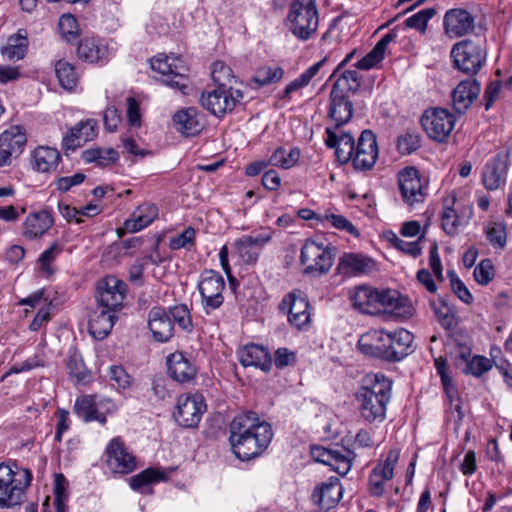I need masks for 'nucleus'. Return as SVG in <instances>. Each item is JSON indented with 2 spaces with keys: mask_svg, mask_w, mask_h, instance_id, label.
<instances>
[{
  "mask_svg": "<svg viewBox=\"0 0 512 512\" xmlns=\"http://www.w3.org/2000/svg\"><path fill=\"white\" fill-rule=\"evenodd\" d=\"M229 442L234 455L241 461L259 457L273 439L270 423L257 413L248 411L233 418L229 426Z\"/></svg>",
  "mask_w": 512,
  "mask_h": 512,
  "instance_id": "f257e3e1",
  "label": "nucleus"
},
{
  "mask_svg": "<svg viewBox=\"0 0 512 512\" xmlns=\"http://www.w3.org/2000/svg\"><path fill=\"white\" fill-rule=\"evenodd\" d=\"M354 309L364 314L389 312L394 316L409 318L413 315V306L407 297L392 289H376L360 285L349 292Z\"/></svg>",
  "mask_w": 512,
  "mask_h": 512,
  "instance_id": "f03ea898",
  "label": "nucleus"
},
{
  "mask_svg": "<svg viewBox=\"0 0 512 512\" xmlns=\"http://www.w3.org/2000/svg\"><path fill=\"white\" fill-rule=\"evenodd\" d=\"M392 381L382 373L367 374L355 393L360 417L367 423H382L392 397Z\"/></svg>",
  "mask_w": 512,
  "mask_h": 512,
  "instance_id": "7ed1b4c3",
  "label": "nucleus"
},
{
  "mask_svg": "<svg viewBox=\"0 0 512 512\" xmlns=\"http://www.w3.org/2000/svg\"><path fill=\"white\" fill-rule=\"evenodd\" d=\"M32 481L29 469L17 464L0 463V507L11 508L20 505L26 489Z\"/></svg>",
  "mask_w": 512,
  "mask_h": 512,
  "instance_id": "20e7f679",
  "label": "nucleus"
},
{
  "mask_svg": "<svg viewBox=\"0 0 512 512\" xmlns=\"http://www.w3.org/2000/svg\"><path fill=\"white\" fill-rule=\"evenodd\" d=\"M450 57L455 69L468 76H474L486 63V42L470 38L458 41L452 46Z\"/></svg>",
  "mask_w": 512,
  "mask_h": 512,
  "instance_id": "39448f33",
  "label": "nucleus"
},
{
  "mask_svg": "<svg viewBox=\"0 0 512 512\" xmlns=\"http://www.w3.org/2000/svg\"><path fill=\"white\" fill-rule=\"evenodd\" d=\"M319 14L316 0H293L287 15V26L299 40L310 39L317 31Z\"/></svg>",
  "mask_w": 512,
  "mask_h": 512,
  "instance_id": "423d86ee",
  "label": "nucleus"
},
{
  "mask_svg": "<svg viewBox=\"0 0 512 512\" xmlns=\"http://www.w3.org/2000/svg\"><path fill=\"white\" fill-rule=\"evenodd\" d=\"M151 68L162 75V82L177 89L183 94L188 93L190 81L188 78V66L178 56L158 54L151 59Z\"/></svg>",
  "mask_w": 512,
  "mask_h": 512,
  "instance_id": "0eeeda50",
  "label": "nucleus"
},
{
  "mask_svg": "<svg viewBox=\"0 0 512 512\" xmlns=\"http://www.w3.org/2000/svg\"><path fill=\"white\" fill-rule=\"evenodd\" d=\"M334 248L315 240H307L301 248L300 261L306 274L323 275L332 267Z\"/></svg>",
  "mask_w": 512,
  "mask_h": 512,
  "instance_id": "6e6552de",
  "label": "nucleus"
},
{
  "mask_svg": "<svg viewBox=\"0 0 512 512\" xmlns=\"http://www.w3.org/2000/svg\"><path fill=\"white\" fill-rule=\"evenodd\" d=\"M243 98L239 89L227 88L225 85L215 86L202 93L200 102L203 108L212 115L221 117L231 112Z\"/></svg>",
  "mask_w": 512,
  "mask_h": 512,
  "instance_id": "1a4fd4ad",
  "label": "nucleus"
},
{
  "mask_svg": "<svg viewBox=\"0 0 512 512\" xmlns=\"http://www.w3.org/2000/svg\"><path fill=\"white\" fill-rule=\"evenodd\" d=\"M74 413L84 422L97 421L104 425L107 415L117 410L116 404L109 398H98L96 395H82L77 397Z\"/></svg>",
  "mask_w": 512,
  "mask_h": 512,
  "instance_id": "9d476101",
  "label": "nucleus"
},
{
  "mask_svg": "<svg viewBox=\"0 0 512 512\" xmlns=\"http://www.w3.org/2000/svg\"><path fill=\"white\" fill-rule=\"evenodd\" d=\"M456 119L445 108L427 109L421 117V125L430 139L442 143L450 136Z\"/></svg>",
  "mask_w": 512,
  "mask_h": 512,
  "instance_id": "9b49d317",
  "label": "nucleus"
},
{
  "mask_svg": "<svg viewBox=\"0 0 512 512\" xmlns=\"http://www.w3.org/2000/svg\"><path fill=\"white\" fill-rule=\"evenodd\" d=\"M224 289L225 281L220 273L208 270L201 274L198 290L201 295V304L206 314H210L223 304Z\"/></svg>",
  "mask_w": 512,
  "mask_h": 512,
  "instance_id": "f8f14e48",
  "label": "nucleus"
},
{
  "mask_svg": "<svg viewBox=\"0 0 512 512\" xmlns=\"http://www.w3.org/2000/svg\"><path fill=\"white\" fill-rule=\"evenodd\" d=\"M398 184L403 200L410 206L424 201L427 181L415 167H405L399 171Z\"/></svg>",
  "mask_w": 512,
  "mask_h": 512,
  "instance_id": "ddd939ff",
  "label": "nucleus"
},
{
  "mask_svg": "<svg viewBox=\"0 0 512 512\" xmlns=\"http://www.w3.org/2000/svg\"><path fill=\"white\" fill-rule=\"evenodd\" d=\"M205 410L206 404L202 395L183 394L177 400L174 418L184 428H195L198 426Z\"/></svg>",
  "mask_w": 512,
  "mask_h": 512,
  "instance_id": "4468645a",
  "label": "nucleus"
},
{
  "mask_svg": "<svg viewBox=\"0 0 512 512\" xmlns=\"http://www.w3.org/2000/svg\"><path fill=\"white\" fill-rule=\"evenodd\" d=\"M316 461L328 465L339 475H346L351 467L356 455L353 451L345 447H316L312 450Z\"/></svg>",
  "mask_w": 512,
  "mask_h": 512,
  "instance_id": "2eb2a0df",
  "label": "nucleus"
},
{
  "mask_svg": "<svg viewBox=\"0 0 512 512\" xmlns=\"http://www.w3.org/2000/svg\"><path fill=\"white\" fill-rule=\"evenodd\" d=\"M279 309L288 315L290 325L298 330L306 329L310 324V305L300 292H291L286 295L279 305Z\"/></svg>",
  "mask_w": 512,
  "mask_h": 512,
  "instance_id": "dca6fc26",
  "label": "nucleus"
},
{
  "mask_svg": "<svg viewBox=\"0 0 512 512\" xmlns=\"http://www.w3.org/2000/svg\"><path fill=\"white\" fill-rule=\"evenodd\" d=\"M27 142L25 130L19 126H11L0 134V167L10 165L24 151Z\"/></svg>",
  "mask_w": 512,
  "mask_h": 512,
  "instance_id": "f3484780",
  "label": "nucleus"
},
{
  "mask_svg": "<svg viewBox=\"0 0 512 512\" xmlns=\"http://www.w3.org/2000/svg\"><path fill=\"white\" fill-rule=\"evenodd\" d=\"M107 466L114 473L128 474L137 467L136 457L128 451L120 437L113 438L105 449Z\"/></svg>",
  "mask_w": 512,
  "mask_h": 512,
  "instance_id": "a211bd4d",
  "label": "nucleus"
},
{
  "mask_svg": "<svg viewBox=\"0 0 512 512\" xmlns=\"http://www.w3.org/2000/svg\"><path fill=\"white\" fill-rule=\"evenodd\" d=\"M126 284L114 276H107L97 284L99 307L115 312L122 306Z\"/></svg>",
  "mask_w": 512,
  "mask_h": 512,
  "instance_id": "6ab92c4d",
  "label": "nucleus"
},
{
  "mask_svg": "<svg viewBox=\"0 0 512 512\" xmlns=\"http://www.w3.org/2000/svg\"><path fill=\"white\" fill-rule=\"evenodd\" d=\"M443 29L450 39L467 36L475 29V17L463 8L449 9L443 17Z\"/></svg>",
  "mask_w": 512,
  "mask_h": 512,
  "instance_id": "aec40b11",
  "label": "nucleus"
},
{
  "mask_svg": "<svg viewBox=\"0 0 512 512\" xmlns=\"http://www.w3.org/2000/svg\"><path fill=\"white\" fill-rule=\"evenodd\" d=\"M509 169V153L499 152L488 160L483 167L482 183L489 191H495L505 186Z\"/></svg>",
  "mask_w": 512,
  "mask_h": 512,
  "instance_id": "412c9836",
  "label": "nucleus"
},
{
  "mask_svg": "<svg viewBox=\"0 0 512 512\" xmlns=\"http://www.w3.org/2000/svg\"><path fill=\"white\" fill-rule=\"evenodd\" d=\"M376 136L371 130H364L358 138L352 158L353 167L359 171L373 168L378 158Z\"/></svg>",
  "mask_w": 512,
  "mask_h": 512,
  "instance_id": "4be33fe9",
  "label": "nucleus"
},
{
  "mask_svg": "<svg viewBox=\"0 0 512 512\" xmlns=\"http://www.w3.org/2000/svg\"><path fill=\"white\" fill-rule=\"evenodd\" d=\"M389 341V331H385L383 329H372L360 337L358 341V348L367 356L388 361Z\"/></svg>",
  "mask_w": 512,
  "mask_h": 512,
  "instance_id": "5701e85b",
  "label": "nucleus"
},
{
  "mask_svg": "<svg viewBox=\"0 0 512 512\" xmlns=\"http://www.w3.org/2000/svg\"><path fill=\"white\" fill-rule=\"evenodd\" d=\"M271 233L257 235H244L234 241V250L237 257L246 264L257 262L263 247L271 240Z\"/></svg>",
  "mask_w": 512,
  "mask_h": 512,
  "instance_id": "b1692460",
  "label": "nucleus"
},
{
  "mask_svg": "<svg viewBox=\"0 0 512 512\" xmlns=\"http://www.w3.org/2000/svg\"><path fill=\"white\" fill-rule=\"evenodd\" d=\"M399 459V450L392 449L388 452L384 462L377 464L370 476V493L374 496H381L384 492V484L393 478V471Z\"/></svg>",
  "mask_w": 512,
  "mask_h": 512,
  "instance_id": "393cba45",
  "label": "nucleus"
},
{
  "mask_svg": "<svg viewBox=\"0 0 512 512\" xmlns=\"http://www.w3.org/2000/svg\"><path fill=\"white\" fill-rule=\"evenodd\" d=\"M97 136V122L94 119L80 121L73 126L62 139V148L76 150Z\"/></svg>",
  "mask_w": 512,
  "mask_h": 512,
  "instance_id": "a878e982",
  "label": "nucleus"
},
{
  "mask_svg": "<svg viewBox=\"0 0 512 512\" xmlns=\"http://www.w3.org/2000/svg\"><path fill=\"white\" fill-rule=\"evenodd\" d=\"M343 488L338 477L332 476L315 488L312 500L321 509L329 510L341 500Z\"/></svg>",
  "mask_w": 512,
  "mask_h": 512,
  "instance_id": "bb28decb",
  "label": "nucleus"
},
{
  "mask_svg": "<svg viewBox=\"0 0 512 512\" xmlns=\"http://www.w3.org/2000/svg\"><path fill=\"white\" fill-rule=\"evenodd\" d=\"M372 258L356 253H345L337 264V272L344 277L368 274L374 269Z\"/></svg>",
  "mask_w": 512,
  "mask_h": 512,
  "instance_id": "cd10ccee",
  "label": "nucleus"
},
{
  "mask_svg": "<svg viewBox=\"0 0 512 512\" xmlns=\"http://www.w3.org/2000/svg\"><path fill=\"white\" fill-rule=\"evenodd\" d=\"M167 368L170 377L182 384L191 382L197 374L196 366L182 352H174L167 357Z\"/></svg>",
  "mask_w": 512,
  "mask_h": 512,
  "instance_id": "c85d7f7f",
  "label": "nucleus"
},
{
  "mask_svg": "<svg viewBox=\"0 0 512 512\" xmlns=\"http://www.w3.org/2000/svg\"><path fill=\"white\" fill-rule=\"evenodd\" d=\"M480 84L475 79L461 81L452 92V104L458 114H464L480 93Z\"/></svg>",
  "mask_w": 512,
  "mask_h": 512,
  "instance_id": "c756f323",
  "label": "nucleus"
},
{
  "mask_svg": "<svg viewBox=\"0 0 512 512\" xmlns=\"http://www.w3.org/2000/svg\"><path fill=\"white\" fill-rule=\"evenodd\" d=\"M148 326L154 339L158 342H167L174 333V326L168 312L155 307L149 312Z\"/></svg>",
  "mask_w": 512,
  "mask_h": 512,
  "instance_id": "7c9ffc66",
  "label": "nucleus"
},
{
  "mask_svg": "<svg viewBox=\"0 0 512 512\" xmlns=\"http://www.w3.org/2000/svg\"><path fill=\"white\" fill-rule=\"evenodd\" d=\"M239 361L244 367L253 366L264 372H269L272 368L270 353L263 346L257 344L244 346L239 352Z\"/></svg>",
  "mask_w": 512,
  "mask_h": 512,
  "instance_id": "2f4dec72",
  "label": "nucleus"
},
{
  "mask_svg": "<svg viewBox=\"0 0 512 512\" xmlns=\"http://www.w3.org/2000/svg\"><path fill=\"white\" fill-rule=\"evenodd\" d=\"M54 224L51 213L47 210L28 214L23 223V235L28 239H36L44 235Z\"/></svg>",
  "mask_w": 512,
  "mask_h": 512,
  "instance_id": "473e14b6",
  "label": "nucleus"
},
{
  "mask_svg": "<svg viewBox=\"0 0 512 512\" xmlns=\"http://www.w3.org/2000/svg\"><path fill=\"white\" fill-rule=\"evenodd\" d=\"M116 316L114 312L98 307L89 318L88 330L93 338L103 340L111 332Z\"/></svg>",
  "mask_w": 512,
  "mask_h": 512,
  "instance_id": "72a5a7b5",
  "label": "nucleus"
},
{
  "mask_svg": "<svg viewBox=\"0 0 512 512\" xmlns=\"http://www.w3.org/2000/svg\"><path fill=\"white\" fill-rule=\"evenodd\" d=\"M389 359L390 362L402 360L409 353H411V346L414 336L411 332L404 328H399L389 332Z\"/></svg>",
  "mask_w": 512,
  "mask_h": 512,
  "instance_id": "f704fd0d",
  "label": "nucleus"
},
{
  "mask_svg": "<svg viewBox=\"0 0 512 512\" xmlns=\"http://www.w3.org/2000/svg\"><path fill=\"white\" fill-rule=\"evenodd\" d=\"M80 59L89 63L103 62L108 59L109 51L102 41L95 37H85L80 40L77 47Z\"/></svg>",
  "mask_w": 512,
  "mask_h": 512,
  "instance_id": "c9c22d12",
  "label": "nucleus"
},
{
  "mask_svg": "<svg viewBox=\"0 0 512 512\" xmlns=\"http://www.w3.org/2000/svg\"><path fill=\"white\" fill-rule=\"evenodd\" d=\"M173 122L176 129L187 137L195 136L203 129V124L199 119V112L192 107L176 112L173 116Z\"/></svg>",
  "mask_w": 512,
  "mask_h": 512,
  "instance_id": "e433bc0d",
  "label": "nucleus"
},
{
  "mask_svg": "<svg viewBox=\"0 0 512 512\" xmlns=\"http://www.w3.org/2000/svg\"><path fill=\"white\" fill-rule=\"evenodd\" d=\"M158 217V208L151 203L139 205L132 217L124 222V229L130 233L138 232L149 226Z\"/></svg>",
  "mask_w": 512,
  "mask_h": 512,
  "instance_id": "4c0bfd02",
  "label": "nucleus"
},
{
  "mask_svg": "<svg viewBox=\"0 0 512 512\" xmlns=\"http://www.w3.org/2000/svg\"><path fill=\"white\" fill-rule=\"evenodd\" d=\"M329 116L335 121L336 127L349 122L353 116V103L349 95L330 92Z\"/></svg>",
  "mask_w": 512,
  "mask_h": 512,
  "instance_id": "58836bf2",
  "label": "nucleus"
},
{
  "mask_svg": "<svg viewBox=\"0 0 512 512\" xmlns=\"http://www.w3.org/2000/svg\"><path fill=\"white\" fill-rule=\"evenodd\" d=\"M60 158L57 149L40 146L32 154V165L38 172H49L57 167Z\"/></svg>",
  "mask_w": 512,
  "mask_h": 512,
  "instance_id": "ea45409f",
  "label": "nucleus"
},
{
  "mask_svg": "<svg viewBox=\"0 0 512 512\" xmlns=\"http://www.w3.org/2000/svg\"><path fill=\"white\" fill-rule=\"evenodd\" d=\"M165 479L166 475L163 471L150 467L132 476L130 478V486L135 491L152 493L149 485L164 481Z\"/></svg>",
  "mask_w": 512,
  "mask_h": 512,
  "instance_id": "a19ab883",
  "label": "nucleus"
},
{
  "mask_svg": "<svg viewBox=\"0 0 512 512\" xmlns=\"http://www.w3.org/2000/svg\"><path fill=\"white\" fill-rule=\"evenodd\" d=\"M361 85V76L357 70L343 71L332 86L331 92L349 95L355 94Z\"/></svg>",
  "mask_w": 512,
  "mask_h": 512,
  "instance_id": "79ce46f5",
  "label": "nucleus"
},
{
  "mask_svg": "<svg viewBox=\"0 0 512 512\" xmlns=\"http://www.w3.org/2000/svg\"><path fill=\"white\" fill-rule=\"evenodd\" d=\"M55 74L62 88L72 91L79 82V74L75 66L65 60H58L55 64Z\"/></svg>",
  "mask_w": 512,
  "mask_h": 512,
  "instance_id": "37998d69",
  "label": "nucleus"
},
{
  "mask_svg": "<svg viewBox=\"0 0 512 512\" xmlns=\"http://www.w3.org/2000/svg\"><path fill=\"white\" fill-rule=\"evenodd\" d=\"M119 158L118 152L113 148H92L82 152V159L86 163H96L97 166L106 167L115 163Z\"/></svg>",
  "mask_w": 512,
  "mask_h": 512,
  "instance_id": "c03bdc74",
  "label": "nucleus"
},
{
  "mask_svg": "<svg viewBox=\"0 0 512 512\" xmlns=\"http://www.w3.org/2000/svg\"><path fill=\"white\" fill-rule=\"evenodd\" d=\"M27 47V36L19 31L8 38L7 44L2 48L1 53L8 60H20L26 55Z\"/></svg>",
  "mask_w": 512,
  "mask_h": 512,
  "instance_id": "a18cd8bd",
  "label": "nucleus"
},
{
  "mask_svg": "<svg viewBox=\"0 0 512 512\" xmlns=\"http://www.w3.org/2000/svg\"><path fill=\"white\" fill-rule=\"evenodd\" d=\"M300 158V150L296 147L286 150L284 147H277L271 156L268 163L282 169L292 168Z\"/></svg>",
  "mask_w": 512,
  "mask_h": 512,
  "instance_id": "49530a36",
  "label": "nucleus"
},
{
  "mask_svg": "<svg viewBox=\"0 0 512 512\" xmlns=\"http://www.w3.org/2000/svg\"><path fill=\"white\" fill-rule=\"evenodd\" d=\"M283 76L284 69L282 67L265 65L255 71L252 81L260 88L281 81Z\"/></svg>",
  "mask_w": 512,
  "mask_h": 512,
  "instance_id": "de8ad7c7",
  "label": "nucleus"
},
{
  "mask_svg": "<svg viewBox=\"0 0 512 512\" xmlns=\"http://www.w3.org/2000/svg\"><path fill=\"white\" fill-rule=\"evenodd\" d=\"M355 141L352 134L343 132L339 137V144L335 148L337 159L341 163H347L352 160L355 153Z\"/></svg>",
  "mask_w": 512,
  "mask_h": 512,
  "instance_id": "09e8293b",
  "label": "nucleus"
},
{
  "mask_svg": "<svg viewBox=\"0 0 512 512\" xmlns=\"http://www.w3.org/2000/svg\"><path fill=\"white\" fill-rule=\"evenodd\" d=\"M168 314L171 317L172 323H176L182 330L186 332H191L193 328V324L191 321L190 312L186 305H176L170 308Z\"/></svg>",
  "mask_w": 512,
  "mask_h": 512,
  "instance_id": "8fccbe9b",
  "label": "nucleus"
},
{
  "mask_svg": "<svg viewBox=\"0 0 512 512\" xmlns=\"http://www.w3.org/2000/svg\"><path fill=\"white\" fill-rule=\"evenodd\" d=\"M441 226L447 235L454 236L458 233L461 221L451 206L444 207L441 213Z\"/></svg>",
  "mask_w": 512,
  "mask_h": 512,
  "instance_id": "3c124183",
  "label": "nucleus"
},
{
  "mask_svg": "<svg viewBox=\"0 0 512 512\" xmlns=\"http://www.w3.org/2000/svg\"><path fill=\"white\" fill-rule=\"evenodd\" d=\"M196 230L189 226L177 236L171 237L169 246L172 250L190 249L195 244Z\"/></svg>",
  "mask_w": 512,
  "mask_h": 512,
  "instance_id": "603ef678",
  "label": "nucleus"
},
{
  "mask_svg": "<svg viewBox=\"0 0 512 512\" xmlns=\"http://www.w3.org/2000/svg\"><path fill=\"white\" fill-rule=\"evenodd\" d=\"M434 8L423 9L406 19L405 24L409 28H414L424 33L427 28L428 21L435 15Z\"/></svg>",
  "mask_w": 512,
  "mask_h": 512,
  "instance_id": "864d4df0",
  "label": "nucleus"
},
{
  "mask_svg": "<svg viewBox=\"0 0 512 512\" xmlns=\"http://www.w3.org/2000/svg\"><path fill=\"white\" fill-rule=\"evenodd\" d=\"M421 138L417 132L407 131L398 137L397 149L401 154H411L420 147Z\"/></svg>",
  "mask_w": 512,
  "mask_h": 512,
  "instance_id": "5fc2aeb1",
  "label": "nucleus"
},
{
  "mask_svg": "<svg viewBox=\"0 0 512 512\" xmlns=\"http://www.w3.org/2000/svg\"><path fill=\"white\" fill-rule=\"evenodd\" d=\"M59 30L67 41L75 39L79 34L78 22L72 14H64L59 19Z\"/></svg>",
  "mask_w": 512,
  "mask_h": 512,
  "instance_id": "6e6d98bb",
  "label": "nucleus"
},
{
  "mask_svg": "<svg viewBox=\"0 0 512 512\" xmlns=\"http://www.w3.org/2000/svg\"><path fill=\"white\" fill-rule=\"evenodd\" d=\"M108 376L112 386L116 387L118 390H125L131 386L132 378L122 366H111Z\"/></svg>",
  "mask_w": 512,
  "mask_h": 512,
  "instance_id": "4d7b16f0",
  "label": "nucleus"
},
{
  "mask_svg": "<svg viewBox=\"0 0 512 512\" xmlns=\"http://www.w3.org/2000/svg\"><path fill=\"white\" fill-rule=\"evenodd\" d=\"M451 288L455 295L464 303L469 304L472 302L473 297L465 284L460 280L455 271L449 270L447 272Z\"/></svg>",
  "mask_w": 512,
  "mask_h": 512,
  "instance_id": "13d9d810",
  "label": "nucleus"
},
{
  "mask_svg": "<svg viewBox=\"0 0 512 512\" xmlns=\"http://www.w3.org/2000/svg\"><path fill=\"white\" fill-rule=\"evenodd\" d=\"M474 278L481 284H488L494 277V266L490 259H483L474 269Z\"/></svg>",
  "mask_w": 512,
  "mask_h": 512,
  "instance_id": "bf43d9fd",
  "label": "nucleus"
},
{
  "mask_svg": "<svg viewBox=\"0 0 512 512\" xmlns=\"http://www.w3.org/2000/svg\"><path fill=\"white\" fill-rule=\"evenodd\" d=\"M491 368L492 363L488 358L476 355L467 362L466 372L471 373L476 377H480Z\"/></svg>",
  "mask_w": 512,
  "mask_h": 512,
  "instance_id": "052dcab7",
  "label": "nucleus"
},
{
  "mask_svg": "<svg viewBox=\"0 0 512 512\" xmlns=\"http://www.w3.org/2000/svg\"><path fill=\"white\" fill-rule=\"evenodd\" d=\"M211 74L216 86H226V83L233 77L231 68L222 61H216L213 63Z\"/></svg>",
  "mask_w": 512,
  "mask_h": 512,
  "instance_id": "680f3d73",
  "label": "nucleus"
},
{
  "mask_svg": "<svg viewBox=\"0 0 512 512\" xmlns=\"http://www.w3.org/2000/svg\"><path fill=\"white\" fill-rule=\"evenodd\" d=\"M67 367L71 376L75 377L77 381H84L87 378V370L77 353H72L67 360Z\"/></svg>",
  "mask_w": 512,
  "mask_h": 512,
  "instance_id": "e2e57ef3",
  "label": "nucleus"
},
{
  "mask_svg": "<svg viewBox=\"0 0 512 512\" xmlns=\"http://www.w3.org/2000/svg\"><path fill=\"white\" fill-rule=\"evenodd\" d=\"M391 244L398 250L402 251L405 254H408L414 258L418 257L421 254V247L419 246L417 241L407 242L400 239L396 234L392 233L389 238Z\"/></svg>",
  "mask_w": 512,
  "mask_h": 512,
  "instance_id": "0e129e2a",
  "label": "nucleus"
},
{
  "mask_svg": "<svg viewBox=\"0 0 512 512\" xmlns=\"http://www.w3.org/2000/svg\"><path fill=\"white\" fill-rule=\"evenodd\" d=\"M487 238L494 247L503 248L507 240L505 226L503 224H494L488 229Z\"/></svg>",
  "mask_w": 512,
  "mask_h": 512,
  "instance_id": "69168bd1",
  "label": "nucleus"
},
{
  "mask_svg": "<svg viewBox=\"0 0 512 512\" xmlns=\"http://www.w3.org/2000/svg\"><path fill=\"white\" fill-rule=\"evenodd\" d=\"M61 251L62 248L58 243L52 244L48 249L43 251L39 257L40 269L44 272L50 273V265Z\"/></svg>",
  "mask_w": 512,
  "mask_h": 512,
  "instance_id": "338daca9",
  "label": "nucleus"
},
{
  "mask_svg": "<svg viewBox=\"0 0 512 512\" xmlns=\"http://www.w3.org/2000/svg\"><path fill=\"white\" fill-rule=\"evenodd\" d=\"M324 219L337 229L345 230L351 235L358 234L356 227L342 215L326 213Z\"/></svg>",
  "mask_w": 512,
  "mask_h": 512,
  "instance_id": "774afa93",
  "label": "nucleus"
}]
</instances>
